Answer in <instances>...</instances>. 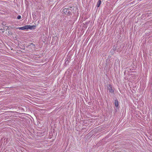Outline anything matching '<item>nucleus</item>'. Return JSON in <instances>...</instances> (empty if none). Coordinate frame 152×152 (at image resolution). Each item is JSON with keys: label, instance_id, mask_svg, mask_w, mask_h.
Returning a JSON list of instances; mask_svg holds the SVG:
<instances>
[{"label": "nucleus", "instance_id": "obj_1", "mask_svg": "<svg viewBox=\"0 0 152 152\" xmlns=\"http://www.w3.org/2000/svg\"><path fill=\"white\" fill-rule=\"evenodd\" d=\"M34 26H31L30 25H27L23 27L19 28H18L19 29H21L22 30L28 29H32L33 28Z\"/></svg>", "mask_w": 152, "mask_h": 152}, {"label": "nucleus", "instance_id": "obj_2", "mask_svg": "<svg viewBox=\"0 0 152 152\" xmlns=\"http://www.w3.org/2000/svg\"><path fill=\"white\" fill-rule=\"evenodd\" d=\"M62 12L63 13H64L65 14H68L69 13H70V12L69 11V8H63L62 10Z\"/></svg>", "mask_w": 152, "mask_h": 152}, {"label": "nucleus", "instance_id": "obj_3", "mask_svg": "<svg viewBox=\"0 0 152 152\" xmlns=\"http://www.w3.org/2000/svg\"><path fill=\"white\" fill-rule=\"evenodd\" d=\"M108 90H109L110 92L113 93H114V91L112 88V86L111 85H110L108 87Z\"/></svg>", "mask_w": 152, "mask_h": 152}, {"label": "nucleus", "instance_id": "obj_4", "mask_svg": "<svg viewBox=\"0 0 152 152\" xmlns=\"http://www.w3.org/2000/svg\"><path fill=\"white\" fill-rule=\"evenodd\" d=\"M115 105L116 107L118 108V102L117 99H116L115 100Z\"/></svg>", "mask_w": 152, "mask_h": 152}, {"label": "nucleus", "instance_id": "obj_5", "mask_svg": "<svg viewBox=\"0 0 152 152\" xmlns=\"http://www.w3.org/2000/svg\"><path fill=\"white\" fill-rule=\"evenodd\" d=\"M101 3V1L100 0H99L98 1L97 3V4H96V6L97 7H99V6L100 4Z\"/></svg>", "mask_w": 152, "mask_h": 152}, {"label": "nucleus", "instance_id": "obj_6", "mask_svg": "<svg viewBox=\"0 0 152 152\" xmlns=\"http://www.w3.org/2000/svg\"><path fill=\"white\" fill-rule=\"evenodd\" d=\"M8 27L7 26H5L4 27V30H7L8 29Z\"/></svg>", "mask_w": 152, "mask_h": 152}, {"label": "nucleus", "instance_id": "obj_7", "mask_svg": "<svg viewBox=\"0 0 152 152\" xmlns=\"http://www.w3.org/2000/svg\"><path fill=\"white\" fill-rule=\"evenodd\" d=\"M21 17L20 15H18L17 17V19H21Z\"/></svg>", "mask_w": 152, "mask_h": 152}, {"label": "nucleus", "instance_id": "obj_8", "mask_svg": "<svg viewBox=\"0 0 152 152\" xmlns=\"http://www.w3.org/2000/svg\"><path fill=\"white\" fill-rule=\"evenodd\" d=\"M4 29H3L2 28L0 29V32H4Z\"/></svg>", "mask_w": 152, "mask_h": 152}, {"label": "nucleus", "instance_id": "obj_9", "mask_svg": "<svg viewBox=\"0 0 152 152\" xmlns=\"http://www.w3.org/2000/svg\"><path fill=\"white\" fill-rule=\"evenodd\" d=\"M31 45H34V47H35V46L34 45L33 43H31Z\"/></svg>", "mask_w": 152, "mask_h": 152}]
</instances>
